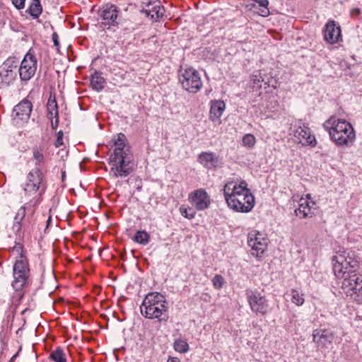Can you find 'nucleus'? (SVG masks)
<instances>
[{"label":"nucleus","instance_id":"1","mask_svg":"<svg viewBox=\"0 0 362 362\" xmlns=\"http://www.w3.org/2000/svg\"><path fill=\"white\" fill-rule=\"evenodd\" d=\"M141 315L148 320L166 322L169 319L168 303L165 297L158 292L147 293L140 305Z\"/></svg>","mask_w":362,"mask_h":362},{"label":"nucleus","instance_id":"2","mask_svg":"<svg viewBox=\"0 0 362 362\" xmlns=\"http://www.w3.org/2000/svg\"><path fill=\"white\" fill-rule=\"evenodd\" d=\"M21 187L22 198L37 205L40 204L42 196L47 188V182L45 176L40 167L33 168L28 173Z\"/></svg>","mask_w":362,"mask_h":362},{"label":"nucleus","instance_id":"3","mask_svg":"<svg viewBox=\"0 0 362 362\" xmlns=\"http://www.w3.org/2000/svg\"><path fill=\"white\" fill-rule=\"evenodd\" d=\"M323 127L337 146H348L355 140L356 135L352 125L344 119L331 117L325 122Z\"/></svg>","mask_w":362,"mask_h":362},{"label":"nucleus","instance_id":"4","mask_svg":"<svg viewBox=\"0 0 362 362\" xmlns=\"http://www.w3.org/2000/svg\"><path fill=\"white\" fill-rule=\"evenodd\" d=\"M332 262L334 273L338 278L356 272L360 268V257L350 249L339 250L332 257Z\"/></svg>","mask_w":362,"mask_h":362},{"label":"nucleus","instance_id":"5","mask_svg":"<svg viewBox=\"0 0 362 362\" xmlns=\"http://www.w3.org/2000/svg\"><path fill=\"white\" fill-rule=\"evenodd\" d=\"M110 173L114 177H125L134 170V163L130 153L111 154L110 156Z\"/></svg>","mask_w":362,"mask_h":362},{"label":"nucleus","instance_id":"6","mask_svg":"<svg viewBox=\"0 0 362 362\" xmlns=\"http://www.w3.org/2000/svg\"><path fill=\"white\" fill-rule=\"evenodd\" d=\"M121 10L116 5L107 3L103 4L98 11L101 28L110 29L119 25L122 21Z\"/></svg>","mask_w":362,"mask_h":362},{"label":"nucleus","instance_id":"7","mask_svg":"<svg viewBox=\"0 0 362 362\" xmlns=\"http://www.w3.org/2000/svg\"><path fill=\"white\" fill-rule=\"evenodd\" d=\"M341 288L344 293L358 304L362 303V274L357 272L344 275Z\"/></svg>","mask_w":362,"mask_h":362},{"label":"nucleus","instance_id":"8","mask_svg":"<svg viewBox=\"0 0 362 362\" xmlns=\"http://www.w3.org/2000/svg\"><path fill=\"white\" fill-rule=\"evenodd\" d=\"M178 77L182 87L189 93H196L202 87L200 74L193 68L180 69Z\"/></svg>","mask_w":362,"mask_h":362},{"label":"nucleus","instance_id":"9","mask_svg":"<svg viewBox=\"0 0 362 362\" xmlns=\"http://www.w3.org/2000/svg\"><path fill=\"white\" fill-rule=\"evenodd\" d=\"M18 62L14 58L7 59L0 66V88L8 87L17 78Z\"/></svg>","mask_w":362,"mask_h":362},{"label":"nucleus","instance_id":"10","mask_svg":"<svg viewBox=\"0 0 362 362\" xmlns=\"http://www.w3.org/2000/svg\"><path fill=\"white\" fill-rule=\"evenodd\" d=\"M291 132L296 141L303 146L314 147L317 144L315 137L311 134L310 128L300 121L291 124Z\"/></svg>","mask_w":362,"mask_h":362},{"label":"nucleus","instance_id":"11","mask_svg":"<svg viewBox=\"0 0 362 362\" xmlns=\"http://www.w3.org/2000/svg\"><path fill=\"white\" fill-rule=\"evenodd\" d=\"M228 206L236 212L247 213L255 206V198L250 190L247 193H243L238 197L227 199L226 200Z\"/></svg>","mask_w":362,"mask_h":362},{"label":"nucleus","instance_id":"12","mask_svg":"<svg viewBox=\"0 0 362 362\" xmlns=\"http://www.w3.org/2000/svg\"><path fill=\"white\" fill-rule=\"evenodd\" d=\"M37 66V60L35 56L29 51L22 60L21 65H18V72L21 81L27 83L35 75Z\"/></svg>","mask_w":362,"mask_h":362},{"label":"nucleus","instance_id":"13","mask_svg":"<svg viewBox=\"0 0 362 362\" xmlns=\"http://www.w3.org/2000/svg\"><path fill=\"white\" fill-rule=\"evenodd\" d=\"M247 302L252 312L256 315H265L267 313L269 304L266 298L258 291H246Z\"/></svg>","mask_w":362,"mask_h":362},{"label":"nucleus","instance_id":"14","mask_svg":"<svg viewBox=\"0 0 362 362\" xmlns=\"http://www.w3.org/2000/svg\"><path fill=\"white\" fill-rule=\"evenodd\" d=\"M31 102L25 99L16 105L13 110V119L16 124L27 122L32 112Z\"/></svg>","mask_w":362,"mask_h":362},{"label":"nucleus","instance_id":"15","mask_svg":"<svg viewBox=\"0 0 362 362\" xmlns=\"http://www.w3.org/2000/svg\"><path fill=\"white\" fill-rule=\"evenodd\" d=\"M248 190L247 184L245 180H242L239 184L233 180L227 181L222 189L225 200L238 197L243 193H247Z\"/></svg>","mask_w":362,"mask_h":362},{"label":"nucleus","instance_id":"16","mask_svg":"<svg viewBox=\"0 0 362 362\" xmlns=\"http://www.w3.org/2000/svg\"><path fill=\"white\" fill-rule=\"evenodd\" d=\"M334 339V333L330 329H316L313 332V341L318 349H328Z\"/></svg>","mask_w":362,"mask_h":362},{"label":"nucleus","instance_id":"17","mask_svg":"<svg viewBox=\"0 0 362 362\" xmlns=\"http://www.w3.org/2000/svg\"><path fill=\"white\" fill-rule=\"evenodd\" d=\"M37 207V204L27 201L18 209L14 219L33 225V217Z\"/></svg>","mask_w":362,"mask_h":362},{"label":"nucleus","instance_id":"18","mask_svg":"<svg viewBox=\"0 0 362 362\" xmlns=\"http://www.w3.org/2000/svg\"><path fill=\"white\" fill-rule=\"evenodd\" d=\"M189 202L198 211H203L209 207L211 199L204 189H199L190 193L189 195Z\"/></svg>","mask_w":362,"mask_h":362},{"label":"nucleus","instance_id":"19","mask_svg":"<svg viewBox=\"0 0 362 362\" xmlns=\"http://www.w3.org/2000/svg\"><path fill=\"white\" fill-rule=\"evenodd\" d=\"M247 244L253 251L252 255L257 257L263 254L267 247V239L259 233L255 234L250 233L247 238Z\"/></svg>","mask_w":362,"mask_h":362},{"label":"nucleus","instance_id":"20","mask_svg":"<svg viewBox=\"0 0 362 362\" xmlns=\"http://www.w3.org/2000/svg\"><path fill=\"white\" fill-rule=\"evenodd\" d=\"M325 40L331 45L339 42L341 37L340 25L333 20H329L323 30Z\"/></svg>","mask_w":362,"mask_h":362},{"label":"nucleus","instance_id":"21","mask_svg":"<svg viewBox=\"0 0 362 362\" xmlns=\"http://www.w3.org/2000/svg\"><path fill=\"white\" fill-rule=\"evenodd\" d=\"M153 21H158L164 15L165 8L159 1H149L141 11Z\"/></svg>","mask_w":362,"mask_h":362},{"label":"nucleus","instance_id":"22","mask_svg":"<svg viewBox=\"0 0 362 362\" xmlns=\"http://www.w3.org/2000/svg\"><path fill=\"white\" fill-rule=\"evenodd\" d=\"M198 161L207 169L221 168L222 163L213 152H202L198 156Z\"/></svg>","mask_w":362,"mask_h":362},{"label":"nucleus","instance_id":"23","mask_svg":"<svg viewBox=\"0 0 362 362\" xmlns=\"http://www.w3.org/2000/svg\"><path fill=\"white\" fill-rule=\"evenodd\" d=\"M315 205L314 202L301 198L299 201L298 207L295 210L296 216L300 218H312L315 215L313 210Z\"/></svg>","mask_w":362,"mask_h":362},{"label":"nucleus","instance_id":"24","mask_svg":"<svg viewBox=\"0 0 362 362\" xmlns=\"http://www.w3.org/2000/svg\"><path fill=\"white\" fill-rule=\"evenodd\" d=\"M13 273L24 276H30L29 262L25 255H21L17 259L13 267Z\"/></svg>","mask_w":362,"mask_h":362},{"label":"nucleus","instance_id":"25","mask_svg":"<svg viewBox=\"0 0 362 362\" xmlns=\"http://www.w3.org/2000/svg\"><path fill=\"white\" fill-rule=\"evenodd\" d=\"M225 107V103L222 100H215L212 102L210 107V119L211 121L218 119L223 115Z\"/></svg>","mask_w":362,"mask_h":362},{"label":"nucleus","instance_id":"26","mask_svg":"<svg viewBox=\"0 0 362 362\" xmlns=\"http://www.w3.org/2000/svg\"><path fill=\"white\" fill-rule=\"evenodd\" d=\"M12 287L16 291L21 292L30 284V276L13 273Z\"/></svg>","mask_w":362,"mask_h":362},{"label":"nucleus","instance_id":"27","mask_svg":"<svg viewBox=\"0 0 362 362\" xmlns=\"http://www.w3.org/2000/svg\"><path fill=\"white\" fill-rule=\"evenodd\" d=\"M264 86V88H267V86H269L268 82L264 81V78L262 76V74L259 71H257L251 76V83L250 87L253 91H258Z\"/></svg>","mask_w":362,"mask_h":362},{"label":"nucleus","instance_id":"28","mask_svg":"<svg viewBox=\"0 0 362 362\" xmlns=\"http://www.w3.org/2000/svg\"><path fill=\"white\" fill-rule=\"evenodd\" d=\"M126 136L124 134H119L117 139L115 141V150L112 154H123L130 153V148L125 144Z\"/></svg>","mask_w":362,"mask_h":362},{"label":"nucleus","instance_id":"29","mask_svg":"<svg viewBox=\"0 0 362 362\" xmlns=\"http://www.w3.org/2000/svg\"><path fill=\"white\" fill-rule=\"evenodd\" d=\"M43 11L40 0H32L25 12L30 15L33 19H37Z\"/></svg>","mask_w":362,"mask_h":362},{"label":"nucleus","instance_id":"30","mask_svg":"<svg viewBox=\"0 0 362 362\" xmlns=\"http://www.w3.org/2000/svg\"><path fill=\"white\" fill-rule=\"evenodd\" d=\"M105 83V79L102 76L101 73L95 71L93 74L91 75L90 85L93 90L100 92L104 88V84Z\"/></svg>","mask_w":362,"mask_h":362},{"label":"nucleus","instance_id":"31","mask_svg":"<svg viewBox=\"0 0 362 362\" xmlns=\"http://www.w3.org/2000/svg\"><path fill=\"white\" fill-rule=\"evenodd\" d=\"M47 110L49 119H54V116L59 115L58 105L54 96H49L47 104Z\"/></svg>","mask_w":362,"mask_h":362},{"label":"nucleus","instance_id":"32","mask_svg":"<svg viewBox=\"0 0 362 362\" xmlns=\"http://www.w3.org/2000/svg\"><path fill=\"white\" fill-rule=\"evenodd\" d=\"M133 240L139 244L146 245L150 242V235L145 230H138Z\"/></svg>","mask_w":362,"mask_h":362},{"label":"nucleus","instance_id":"33","mask_svg":"<svg viewBox=\"0 0 362 362\" xmlns=\"http://www.w3.org/2000/svg\"><path fill=\"white\" fill-rule=\"evenodd\" d=\"M49 358L54 362H66L65 354L61 347H57L49 355Z\"/></svg>","mask_w":362,"mask_h":362},{"label":"nucleus","instance_id":"34","mask_svg":"<svg viewBox=\"0 0 362 362\" xmlns=\"http://www.w3.org/2000/svg\"><path fill=\"white\" fill-rule=\"evenodd\" d=\"M255 3L258 4L259 11L257 13L262 16L267 17L269 15V10L268 8L269 1L268 0H253Z\"/></svg>","mask_w":362,"mask_h":362},{"label":"nucleus","instance_id":"35","mask_svg":"<svg viewBox=\"0 0 362 362\" xmlns=\"http://www.w3.org/2000/svg\"><path fill=\"white\" fill-rule=\"evenodd\" d=\"M291 302L296 305L297 306H301L305 302L304 294L300 293L296 289L291 290Z\"/></svg>","mask_w":362,"mask_h":362},{"label":"nucleus","instance_id":"36","mask_svg":"<svg viewBox=\"0 0 362 362\" xmlns=\"http://www.w3.org/2000/svg\"><path fill=\"white\" fill-rule=\"evenodd\" d=\"M174 349L180 353H186L189 350V345L185 340L177 339L174 342Z\"/></svg>","mask_w":362,"mask_h":362},{"label":"nucleus","instance_id":"37","mask_svg":"<svg viewBox=\"0 0 362 362\" xmlns=\"http://www.w3.org/2000/svg\"><path fill=\"white\" fill-rule=\"evenodd\" d=\"M32 225L26 224L25 222L18 221L13 218V223L12 229L16 233H18L23 229L25 231L28 230Z\"/></svg>","mask_w":362,"mask_h":362},{"label":"nucleus","instance_id":"38","mask_svg":"<svg viewBox=\"0 0 362 362\" xmlns=\"http://www.w3.org/2000/svg\"><path fill=\"white\" fill-rule=\"evenodd\" d=\"M181 215L188 219L194 218L196 211L193 208L181 206L180 208Z\"/></svg>","mask_w":362,"mask_h":362},{"label":"nucleus","instance_id":"39","mask_svg":"<svg viewBox=\"0 0 362 362\" xmlns=\"http://www.w3.org/2000/svg\"><path fill=\"white\" fill-rule=\"evenodd\" d=\"M256 142L255 137L251 134H247L243 137V144L248 148H252Z\"/></svg>","mask_w":362,"mask_h":362},{"label":"nucleus","instance_id":"40","mask_svg":"<svg viewBox=\"0 0 362 362\" xmlns=\"http://www.w3.org/2000/svg\"><path fill=\"white\" fill-rule=\"evenodd\" d=\"M211 281L213 286L216 289L221 288L225 284L223 277L220 274H216L212 279Z\"/></svg>","mask_w":362,"mask_h":362},{"label":"nucleus","instance_id":"41","mask_svg":"<svg viewBox=\"0 0 362 362\" xmlns=\"http://www.w3.org/2000/svg\"><path fill=\"white\" fill-rule=\"evenodd\" d=\"M33 158L37 160V163L35 164L36 167H40L41 169V163L44 162V156L43 154L39 151L37 149H35L33 151Z\"/></svg>","mask_w":362,"mask_h":362},{"label":"nucleus","instance_id":"42","mask_svg":"<svg viewBox=\"0 0 362 362\" xmlns=\"http://www.w3.org/2000/svg\"><path fill=\"white\" fill-rule=\"evenodd\" d=\"M26 0H11L13 6L18 11H21L25 8Z\"/></svg>","mask_w":362,"mask_h":362},{"label":"nucleus","instance_id":"43","mask_svg":"<svg viewBox=\"0 0 362 362\" xmlns=\"http://www.w3.org/2000/svg\"><path fill=\"white\" fill-rule=\"evenodd\" d=\"M63 132L62 131H59L57 134V139H56V141L54 143V145L57 148L58 147H60L61 146L63 145Z\"/></svg>","mask_w":362,"mask_h":362},{"label":"nucleus","instance_id":"44","mask_svg":"<svg viewBox=\"0 0 362 362\" xmlns=\"http://www.w3.org/2000/svg\"><path fill=\"white\" fill-rule=\"evenodd\" d=\"M52 39L54 43V45L56 47L57 52L59 51V36L57 33H53L52 35Z\"/></svg>","mask_w":362,"mask_h":362},{"label":"nucleus","instance_id":"45","mask_svg":"<svg viewBox=\"0 0 362 362\" xmlns=\"http://www.w3.org/2000/svg\"><path fill=\"white\" fill-rule=\"evenodd\" d=\"M54 118L55 119L54 120H53V119H50L51 126L52 128L55 130L57 129L59 125V115H57V116H54Z\"/></svg>","mask_w":362,"mask_h":362},{"label":"nucleus","instance_id":"46","mask_svg":"<svg viewBox=\"0 0 362 362\" xmlns=\"http://www.w3.org/2000/svg\"><path fill=\"white\" fill-rule=\"evenodd\" d=\"M23 246L21 243H17L13 248V250H16V252H20V257L21 255H24L23 252Z\"/></svg>","mask_w":362,"mask_h":362},{"label":"nucleus","instance_id":"47","mask_svg":"<svg viewBox=\"0 0 362 362\" xmlns=\"http://www.w3.org/2000/svg\"><path fill=\"white\" fill-rule=\"evenodd\" d=\"M167 362H180L177 358H169Z\"/></svg>","mask_w":362,"mask_h":362},{"label":"nucleus","instance_id":"48","mask_svg":"<svg viewBox=\"0 0 362 362\" xmlns=\"http://www.w3.org/2000/svg\"><path fill=\"white\" fill-rule=\"evenodd\" d=\"M305 199H307L309 201V199H310V194H308L306 195V197H305Z\"/></svg>","mask_w":362,"mask_h":362},{"label":"nucleus","instance_id":"49","mask_svg":"<svg viewBox=\"0 0 362 362\" xmlns=\"http://www.w3.org/2000/svg\"><path fill=\"white\" fill-rule=\"evenodd\" d=\"M50 221H51V216H49L47 221V225L50 223Z\"/></svg>","mask_w":362,"mask_h":362},{"label":"nucleus","instance_id":"50","mask_svg":"<svg viewBox=\"0 0 362 362\" xmlns=\"http://www.w3.org/2000/svg\"><path fill=\"white\" fill-rule=\"evenodd\" d=\"M16 355H14V356L11 358V362H13V361H14V359L16 358Z\"/></svg>","mask_w":362,"mask_h":362},{"label":"nucleus","instance_id":"51","mask_svg":"<svg viewBox=\"0 0 362 362\" xmlns=\"http://www.w3.org/2000/svg\"><path fill=\"white\" fill-rule=\"evenodd\" d=\"M354 11H356V12L357 13H359V10H358V9H355Z\"/></svg>","mask_w":362,"mask_h":362},{"label":"nucleus","instance_id":"52","mask_svg":"<svg viewBox=\"0 0 362 362\" xmlns=\"http://www.w3.org/2000/svg\"><path fill=\"white\" fill-rule=\"evenodd\" d=\"M20 297L23 296V293H19Z\"/></svg>","mask_w":362,"mask_h":362}]
</instances>
